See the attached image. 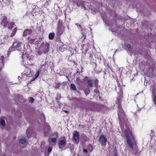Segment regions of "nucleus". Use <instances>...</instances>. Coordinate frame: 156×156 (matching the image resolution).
I'll return each instance as SVG.
<instances>
[{"label":"nucleus","instance_id":"nucleus-16","mask_svg":"<svg viewBox=\"0 0 156 156\" xmlns=\"http://www.w3.org/2000/svg\"><path fill=\"white\" fill-rule=\"evenodd\" d=\"M17 30V28H15L14 30H13L12 34H11L10 35V37H13L15 34L16 31Z\"/></svg>","mask_w":156,"mask_h":156},{"label":"nucleus","instance_id":"nucleus-6","mask_svg":"<svg viewBox=\"0 0 156 156\" xmlns=\"http://www.w3.org/2000/svg\"><path fill=\"white\" fill-rule=\"evenodd\" d=\"M99 141L102 146H105L106 142L107 141V140L104 135H101L99 137Z\"/></svg>","mask_w":156,"mask_h":156},{"label":"nucleus","instance_id":"nucleus-1","mask_svg":"<svg viewBox=\"0 0 156 156\" xmlns=\"http://www.w3.org/2000/svg\"><path fill=\"white\" fill-rule=\"evenodd\" d=\"M115 102L116 104L118 105L117 113L119 124H120L122 121H124L125 119L124 117L126 116V115L121 106V98H117Z\"/></svg>","mask_w":156,"mask_h":156},{"label":"nucleus","instance_id":"nucleus-44","mask_svg":"<svg viewBox=\"0 0 156 156\" xmlns=\"http://www.w3.org/2000/svg\"><path fill=\"white\" fill-rule=\"evenodd\" d=\"M73 62H74V63H75L76 62H75V61H73Z\"/></svg>","mask_w":156,"mask_h":156},{"label":"nucleus","instance_id":"nucleus-39","mask_svg":"<svg viewBox=\"0 0 156 156\" xmlns=\"http://www.w3.org/2000/svg\"><path fill=\"white\" fill-rule=\"evenodd\" d=\"M113 156H117V154L116 152H115L114 153V154Z\"/></svg>","mask_w":156,"mask_h":156},{"label":"nucleus","instance_id":"nucleus-12","mask_svg":"<svg viewBox=\"0 0 156 156\" xmlns=\"http://www.w3.org/2000/svg\"><path fill=\"white\" fill-rule=\"evenodd\" d=\"M26 74L28 77L31 76L32 75V72H31V69L30 68H27L25 69Z\"/></svg>","mask_w":156,"mask_h":156},{"label":"nucleus","instance_id":"nucleus-9","mask_svg":"<svg viewBox=\"0 0 156 156\" xmlns=\"http://www.w3.org/2000/svg\"><path fill=\"white\" fill-rule=\"evenodd\" d=\"M73 137L74 140L76 141L77 143H79V135L77 131H76L73 134Z\"/></svg>","mask_w":156,"mask_h":156},{"label":"nucleus","instance_id":"nucleus-38","mask_svg":"<svg viewBox=\"0 0 156 156\" xmlns=\"http://www.w3.org/2000/svg\"><path fill=\"white\" fill-rule=\"evenodd\" d=\"M29 129H27L26 131V133L27 134H28L29 133Z\"/></svg>","mask_w":156,"mask_h":156},{"label":"nucleus","instance_id":"nucleus-34","mask_svg":"<svg viewBox=\"0 0 156 156\" xmlns=\"http://www.w3.org/2000/svg\"><path fill=\"white\" fill-rule=\"evenodd\" d=\"M57 41H58L59 43L61 42L62 44H63V43L61 42V40L60 38H58V39H57Z\"/></svg>","mask_w":156,"mask_h":156},{"label":"nucleus","instance_id":"nucleus-29","mask_svg":"<svg viewBox=\"0 0 156 156\" xmlns=\"http://www.w3.org/2000/svg\"><path fill=\"white\" fill-rule=\"evenodd\" d=\"M39 73H40V72L39 70H37V72L35 75V77H36V78H37L39 76Z\"/></svg>","mask_w":156,"mask_h":156},{"label":"nucleus","instance_id":"nucleus-24","mask_svg":"<svg viewBox=\"0 0 156 156\" xmlns=\"http://www.w3.org/2000/svg\"><path fill=\"white\" fill-rule=\"evenodd\" d=\"M59 50L61 51H64L66 50V48L63 47V46H60L59 48Z\"/></svg>","mask_w":156,"mask_h":156},{"label":"nucleus","instance_id":"nucleus-42","mask_svg":"<svg viewBox=\"0 0 156 156\" xmlns=\"http://www.w3.org/2000/svg\"><path fill=\"white\" fill-rule=\"evenodd\" d=\"M16 137H14V139H16Z\"/></svg>","mask_w":156,"mask_h":156},{"label":"nucleus","instance_id":"nucleus-27","mask_svg":"<svg viewBox=\"0 0 156 156\" xmlns=\"http://www.w3.org/2000/svg\"><path fill=\"white\" fill-rule=\"evenodd\" d=\"M124 45L129 49H130L131 48V46L130 44L128 43H125L124 44Z\"/></svg>","mask_w":156,"mask_h":156},{"label":"nucleus","instance_id":"nucleus-7","mask_svg":"<svg viewBox=\"0 0 156 156\" xmlns=\"http://www.w3.org/2000/svg\"><path fill=\"white\" fill-rule=\"evenodd\" d=\"M24 66L26 68H30L31 66H33V64L32 63L30 60L29 59H26L23 61Z\"/></svg>","mask_w":156,"mask_h":156},{"label":"nucleus","instance_id":"nucleus-37","mask_svg":"<svg viewBox=\"0 0 156 156\" xmlns=\"http://www.w3.org/2000/svg\"><path fill=\"white\" fill-rule=\"evenodd\" d=\"M64 112L66 113H69V112L67 110H64Z\"/></svg>","mask_w":156,"mask_h":156},{"label":"nucleus","instance_id":"nucleus-15","mask_svg":"<svg viewBox=\"0 0 156 156\" xmlns=\"http://www.w3.org/2000/svg\"><path fill=\"white\" fill-rule=\"evenodd\" d=\"M87 83L88 86L92 87H93V83L92 80H89L87 81Z\"/></svg>","mask_w":156,"mask_h":156},{"label":"nucleus","instance_id":"nucleus-18","mask_svg":"<svg viewBox=\"0 0 156 156\" xmlns=\"http://www.w3.org/2000/svg\"><path fill=\"white\" fill-rule=\"evenodd\" d=\"M26 142V139L25 138V139H21L20 140V142L22 144H24Z\"/></svg>","mask_w":156,"mask_h":156},{"label":"nucleus","instance_id":"nucleus-3","mask_svg":"<svg viewBox=\"0 0 156 156\" xmlns=\"http://www.w3.org/2000/svg\"><path fill=\"white\" fill-rule=\"evenodd\" d=\"M2 18L1 24L4 27H7L9 29H11L14 27L15 25L14 22H9L5 16H2Z\"/></svg>","mask_w":156,"mask_h":156},{"label":"nucleus","instance_id":"nucleus-2","mask_svg":"<svg viewBox=\"0 0 156 156\" xmlns=\"http://www.w3.org/2000/svg\"><path fill=\"white\" fill-rule=\"evenodd\" d=\"M125 134L128 145L131 148H133L135 142V140L134 135L130 129H126L124 131Z\"/></svg>","mask_w":156,"mask_h":156},{"label":"nucleus","instance_id":"nucleus-40","mask_svg":"<svg viewBox=\"0 0 156 156\" xmlns=\"http://www.w3.org/2000/svg\"><path fill=\"white\" fill-rule=\"evenodd\" d=\"M67 51H68V52H69L70 53L71 52V50H68Z\"/></svg>","mask_w":156,"mask_h":156},{"label":"nucleus","instance_id":"nucleus-46","mask_svg":"<svg viewBox=\"0 0 156 156\" xmlns=\"http://www.w3.org/2000/svg\"><path fill=\"white\" fill-rule=\"evenodd\" d=\"M79 26L80 27H81V26H80V25H79Z\"/></svg>","mask_w":156,"mask_h":156},{"label":"nucleus","instance_id":"nucleus-21","mask_svg":"<svg viewBox=\"0 0 156 156\" xmlns=\"http://www.w3.org/2000/svg\"><path fill=\"white\" fill-rule=\"evenodd\" d=\"M88 149L89 151L91 152L93 150V147L91 144H89L88 146Z\"/></svg>","mask_w":156,"mask_h":156},{"label":"nucleus","instance_id":"nucleus-26","mask_svg":"<svg viewBox=\"0 0 156 156\" xmlns=\"http://www.w3.org/2000/svg\"><path fill=\"white\" fill-rule=\"evenodd\" d=\"M94 92L95 93H96V94H98V96H99L100 95V92L99 90L97 88H96L94 90Z\"/></svg>","mask_w":156,"mask_h":156},{"label":"nucleus","instance_id":"nucleus-20","mask_svg":"<svg viewBox=\"0 0 156 156\" xmlns=\"http://www.w3.org/2000/svg\"><path fill=\"white\" fill-rule=\"evenodd\" d=\"M70 89L73 90H76V88L75 85L74 84H71L70 85Z\"/></svg>","mask_w":156,"mask_h":156},{"label":"nucleus","instance_id":"nucleus-19","mask_svg":"<svg viewBox=\"0 0 156 156\" xmlns=\"http://www.w3.org/2000/svg\"><path fill=\"white\" fill-rule=\"evenodd\" d=\"M63 21L62 20H60L58 23V27H62Z\"/></svg>","mask_w":156,"mask_h":156},{"label":"nucleus","instance_id":"nucleus-36","mask_svg":"<svg viewBox=\"0 0 156 156\" xmlns=\"http://www.w3.org/2000/svg\"><path fill=\"white\" fill-rule=\"evenodd\" d=\"M83 152H85V153H87V151L86 149H84L83 150Z\"/></svg>","mask_w":156,"mask_h":156},{"label":"nucleus","instance_id":"nucleus-33","mask_svg":"<svg viewBox=\"0 0 156 156\" xmlns=\"http://www.w3.org/2000/svg\"><path fill=\"white\" fill-rule=\"evenodd\" d=\"M106 67H107V68H108L110 69L111 70H112V69H111V67L110 66L109 64L108 63L107 66H106Z\"/></svg>","mask_w":156,"mask_h":156},{"label":"nucleus","instance_id":"nucleus-10","mask_svg":"<svg viewBox=\"0 0 156 156\" xmlns=\"http://www.w3.org/2000/svg\"><path fill=\"white\" fill-rule=\"evenodd\" d=\"M32 32V31L31 30L28 29H26L25 30L23 34V36L24 37H26L27 36L30 35Z\"/></svg>","mask_w":156,"mask_h":156},{"label":"nucleus","instance_id":"nucleus-43","mask_svg":"<svg viewBox=\"0 0 156 156\" xmlns=\"http://www.w3.org/2000/svg\"><path fill=\"white\" fill-rule=\"evenodd\" d=\"M86 36H85L84 37V39L85 38Z\"/></svg>","mask_w":156,"mask_h":156},{"label":"nucleus","instance_id":"nucleus-8","mask_svg":"<svg viewBox=\"0 0 156 156\" xmlns=\"http://www.w3.org/2000/svg\"><path fill=\"white\" fill-rule=\"evenodd\" d=\"M57 30L56 34L58 36L62 35L64 31V29L62 27H58Z\"/></svg>","mask_w":156,"mask_h":156},{"label":"nucleus","instance_id":"nucleus-25","mask_svg":"<svg viewBox=\"0 0 156 156\" xmlns=\"http://www.w3.org/2000/svg\"><path fill=\"white\" fill-rule=\"evenodd\" d=\"M28 101L31 103H33L34 101V99L32 97H29L28 98Z\"/></svg>","mask_w":156,"mask_h":156},{"label":"nucleus","instance_id":"nucleus-35","mask_svg":"<svg viewBox=\"0 0 156 156\" xmlns=\"http://www.w3.org/2000/svg\"><path fill=\"white\" fill-rule=\"evenodd\" d=\"M4 58L3 56H2L1 57V59L2 62H3Z\"/></svg>","mask_w":156,"mask_h":156},{"label":"nucleus","instance_id":"nucleus-17","mask_svg":"<svg viewBox=\"0 0 156 156\" xmlns=\"http://www.w3.org/2000/svg\"><path fill=\"white\" fill-rule=\"evenodd\" d=\"M66 144V141L63 140H61L59 142L60 145L61 146L65 145Z\"/></svg>","mask_w":156,"mask_h":156},{"label":"nucleus","instance_id":"nucleus-45","mask_svg":"<svg viewBox=\"0 0 156 156\" xmlns=\"http://www.w3.org/2000/svg\"><path fill=\"white\" fill-rule=\"evenodd\" d=\"M76 25H77V26L78 25V24H77V23L76 24Z\"/></svg>","mask_w":156,"mask_h":156},{"label":"nucleus","instance_id":"nucleus-5","mask_svg":"<svg viewBox=\"0 0 156 156\" xmlns=\"http://www.w3.org/2000/svg\"><path fill=\"white\" fill-rule=\"evenodd\" d=\"M104 105L101 104H95L90 106L88 110L91 111H95L99 112L101 110V108L104 106Z\"/></svg>","mask_w":156,"mask_h":156},{"label":"nucleus","instance_id":"nucleus-28","mask_svg":"<svg viewBox=\"0 0 156 156\" xmlns=\"http://www.w3.org/2000/svg\"><path fill=\"white\" fill-rule=\"evenodd\" d=\"M99 81L98 79H96L95 80V86L96 88H97L98 86Z\"/></svg>","mask_w":156,"mask_h":156},{"label":"nucleus","instance_id":"nucleus-22","mask_svg":"<svg viewBox=\"0 0 156 156\" xmlns=\"http://www.w3.org/2000/svg\"><path fill=\"white\" fill-rule=\"evenodd\" d=\"M84 92L85 94L86 95H87L90 93V90L89 89H86L85 90H84Z\"/></svg>","mask_w":156,"mask_h":156},{"label":"nucleus","instance_id":"nucleus-30","mask_svg":"<svg viewBox=\"0 0 156 156\" xmlns=\"http://www.w3.org/2000/svg\"><path fill=\"white\" fill-rule=\"evenodd\" d=\"M28 40H29V42H30L31 43H33V42L34 41V39H30V37H28Z\"/></svg>","mask_w":156,"mask_h":156},{"label":"nucleus","instance_id":"nucleus-11","mask_svg":"<svg viewBox=\"0 0 156 156\" xmlns=\"http://www.w3.org/2000/svg\"><path fill=\"white\" fill-rule=\"evenodd\" d=\"M50 47V44L48 43H46L44 48L43 51L44 53H46L48 52Z\"/></svg>","mask_w":156,"mask_h":156},{"label":"nucleus","instance_id":"nucleus-4","mask_svg":"<svg viewBox=\"0 0 156 156\" xmlns=\"http://www.w3.org/2000/svg\"><path fill=\"white\" fill-rule=\"evenodd\" d=\"M22 44V42L16 41L13 42L12 45L10 47L9 49V52H11L13 51L17 50H21V46Z\"/></svg>","mask_w":156,"mask_h":156},{"label":"nucleus","instance_id":"nucleus-41","mask_svg":"<svg viewBox=\"0 0 156 156\" xmlns=\"http://www.w3.org/2000/svg\"><path fill=\"white\" fill-rule=\"evenodd\" d=\"M154 101L155 102H156V97L155 98Z\"/></svg>","mask_w":156,"mask_h":156},{"label":"nucleus","instance_id":"nucleus-32","mask_svg":"<svg viewBox=\"0 0 156 156\" xmlns=\"http://www.w3.org/2000/svg\"><path fill=\"white\" fill-rule=\"evenodd\" d=\"M52 148L50 147H49L48 148V151L49 153H50L51 151Z\"/></svg>","mask_w":156,"mask_h":156},{"label":"nucleus","instance_id":"nucleus-31","mask_svg":"<svg viewBox=\"0 0 156 156\" xmlns=\"http://www.w3.org/2000/svg\"><path fill=\"white\" fill-rule=\"evenodd\" d=\"M51 141L53 143H55L56 141V139L55 138H52L51 139Z\"/></svg>","mask_w":156,"mask_h":156},{"label":"nucleus","instance_id":"nucleus-14","mask_svg":"<svg viewBox=\"0 0 156 156\" xmlns=\"http://www.w3.org/2000/svg\"><path fill=\"white\" fill-rule=\"evenodd\" d=\"M55 36L54 33H51L49 34L48 35L49 39L50 40H52L53 39Z\"/></svg>","mask_w":156,"mask_h":156},{"label":"nucleus","instance_id":"nucleus-13","mask_svg":"<svg viewBox=\"0 0 156 156\" xmlns=\"http://www.w3.org/2000/svg\"><path fill=\"white\" fill-rule=\"evenodd\" d=\"M4 117H2L0 119V124L3 126H5V122Z\"/></svg>","mask_w":156,"mask_h":156},{"label":"nucleus","instance_id":"nucleus-23","mask_svg":"<svg viewBox=\"0 0 156 156\" xmlns=\"http://www.w3.org/2000/svg\"><path fill=\"white\" fill-rule=\"evenodd\" d=\"M62 97L61 95L60 94H57L56 95V99L58 101H58L60 100L61 98Z\"/></svg>","mask_w":156,"mask_h":156}]
</instances>
